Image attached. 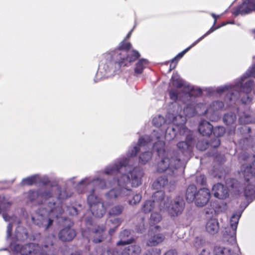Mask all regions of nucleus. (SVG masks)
<instances>
[{"label":"nucleus","mask_w":255,"mask_h":255,"mask_svg":"<svg viewBox=\"0 0 255 255\" xmlns=\"http://www.w3.org/2000/svg\"><path fill=\"white\" fill-rule=\"evenodd\" d=\"M47 210H48V223H53L54 222L57 223L63 222L66 219L62 217L64 213V210L61 203H56L55 202H49L47 204Z\"/></svg>","instance_id":"7"},{"label":"nucleus","mask_w":255,"mask_h":255,"mask_svg":"<svg viewBox=\"0 0 255 255\" xmlns=\"http://www.w3.org/2000/svg\"><path fill=\"white\" fill-rule=\"evenodd\" d=\"M152 141V138L150 135H144L140 137L137 144L128 151V155L130 157L135 156L140 150V147L145 146Z\"/></svg>","instance_id":"15"},{"label":"nucleus","mask_w":255,"mask_h":255,"mask_svg":"<svg viewBox=\"0 0 255 255\" xmlns=\"http://www.w3.org/2000/svg\"><path fill=\"white\" fill-rule=\"evenodd\" d=\"M136 230L138 232L140 233L144 232L145 230L144 224H138L136 226Z\"/></svg>","instance_id":"54"},{"label":"nucleus","mask_w":255,"mask_h":255,"mask_svg":"<svg viewBox=\"0 0 255 255\" xmlns=\"http://www.w3.org/2000/svg\"><path fill=\"white\" fill-rule=\"evenodd\" d=\"M75 236V231L72 229L70 226L61 230L58 235L59 239L63 242L71 241Z\"/></svg>","instance_id":"17"},{"label":"nucleus","mask_w":255,"mask_h":255,"mask_svg":"<svg viewBox=\"0 0 255 255\" xmlns=\"http://www.w3.org/2000/svg\"><path fill=\"white\" fill-rule=\"evenodd\" d=\"M236 119L237 117L236 114L232 112L225 114L223 117L224 123L228 126L234 124Z\"/></svg>","instance_id":"29"},{"label":"nucleus","mask_w":255,"mask_h":255,"mask_svg":"<svg viewBox=\"0 0 255 255\" xmlns=\"http://www.w3.org/2000/svg\"><path fill=\"white\" fill-rule=\"evenodd\" d=\"M38 191L40 197L43 199H48L52 196V192L51 190H47L43 191L38 190Z\"/></svg>","instance_id":"44"},{"label":"nucleus","mask_w":255,"mask_h":255,"mask_svg":"<svg viewBox=\"0 0 255 255\" xmlns=\"http://www.w3.org/2000/svg\"><path fill=\"white\" fill-rule=\"evenodd\" d=\"M131 48V43L124 39L120 43L118 47L113 51L111 63L115 70L128 67L140 57V54L137 50L129 51Z\"/></svg>","instance_id":"3"},{"label":"nucleus","mask_w":255,"mask_h":255,"mask_svg":"<svg viewBox=\"0 0 255 255\" xmlns=\"http://www.w3.org/2000/svg\"><path fill=\"white\" fill-rule=\"evenodd\" d=\"M152 154L150 152L145 151L141 154L139 157V161L141 164H145L151 158Z\"/></svg>","instance_id":"32"},{"label":"nucleus","mask_w":255,"mask_h":255,"mask_svg":"<svg viewBox=\"0 0 255 255\" xmlns=\"http://www.w3.org/2000/svg\"><path fill=\"white\" fill-rule=\"evenodd\" d=\"M189 94L190 96L199 97L202 95V91L200 89H192Z\"/></svg>","instance_id":"49"},{"label":"nucleus","mask_w":255,"mask_h":255,"mask_svg":"<svg viewBox=\"0 0 255 255\" xmlns=\"http://www.w3.org/2000/svg\"><path fill=\"white\" fill-rule=\"evenodd\" d=\"M164 201L166 203V207L163 208L162 211L167 210L168 214L172 217L180 215L185 207L184 201L180 196H177L173 201H171L169 197H165L164 193Z\"/></svg>","instance_id":"4"},{"label":"nucleus","mask_w":255,"mask_h":255,"mask_svg":"<svg viewBox=\"0 0 255 255\" xmlns=\"http://www.w3.org/2000/svg\"><path fill=\"white\" fill-rule=\"evenodd\" d=\"M211 196L210 190L206 188L199 189L197 193L195 203L197 206L203 207L208 202Z\"/></svg>","instance_id":"11"},{"label":"nucleus","mask_w":255,"mask_h":255,"mask_svg":"<svg viewBox=\"0 0 255 255\" xmlns=\"http://www.w3.org/2000/svg\"><path fill=\"white\" fill-rule=\"evenodd\" d=\"M153 125L156 127H160L165 122L163 117L161 116H157L152 119Z\"/></svg>","instance_id":"37"},{"label":"nucleus","mask_w":255,"mask_h":255,"mask_svg":"<svg viewBox=\"0 0 255 255\" xmlns=\"http://www.w3.org/2000/svg\"><path fill=\"white\" fill-rule=\"evenodd\" d=\"M172 85L177 88H181L184 85V82L178 76H172L171 78Z\"/></svg>","instance_id":"33"},{"label":"nucleus","mask_w":255,"mask_h":255,"mask_svg":"<svg viewBox=\"0 0 255 255\" xmlns=\"http://www.w3.org/2000/svg\"><path fill=\"white\" fill-rule=\"evenodd\" d=\"M92 255H113V252L108 247L98 246L96 248L95 254Z\"/></svg>","instance_id":"31"},{"label":"nucleus","mask_w":255,"mask_h":255,"mask_svg":"<svg viewBox=\"0 0 255 255\" xmlns=\"http://www.w3.org/2000/svg\"><path fill=\"white\" fill-rule=\"evenodd\" d=\"M192 138L190 136H187L185 141H179L177 143V147L178 150L177 155L180 156L182 162L183 157L189 155L192 152Z\"/></svg>","instance_id":"9"},{"label":"nucleus","mask_w":255,"mask_h":255,"mask_svg":"<svg viewBox=\"0 0 255 255\" xmlns=\"http://www.w3.org/2000/svg\"><path fill=\"white\" fill-rule=\"evenodd\" d=\"M196 147L199 150L204 151L209 147V144L206 141L201 140L198 141L196 144Z\"/></svg>","instance_id":"45"},{"label":"nucleus","mask_w":255,"mask_h":255,"mask_svg":"<svg viewBox=\"0 0 255 255\" xmlns=\"http://www.w3.org/2000/svg\"><path fill=\"white\" fill-rule=\"evenodd\" d=\"M255 11V3L252 0H245L242 4L238 6L237 9L234 12L236 16L239 14L246 15Z\"/></svg>","instance_id":"12"},{"label":"nucleus","mask_w":255,"mask_h":255,"mask_svg":"<svg viewBox=\"0 0 255 255\" xmlns=\"http://www.w3.org/2000/svg\"><path fill=\"white\" fill-rule=\"evenodd\" d=\"M227 90L228 88L227 87H219L217 89V92L218 93L221 94L226 91Z\"/></svg>","instance_id":"58"},{"label":"nucleus","mask_w":255,"mask_h":255,"mask_svg":"<svg viewBox=\"0 0 255 255\" xmlns=\"http://www.w3.org/2000/svg\"><path fill=\"white\" fill-rule=\"evenodd\" d=\"M40 197L38 190H30L28 192L27 199L31 203L35 202L36 204L40 205L42 204V201H37Z\"/></svg>","instance_id":"26"},{"label":"nucleus","mask_w":255,"mask_h":255,"mask_svg":"<svg viewBox=\"0 0 255 255\" xmlns=\"http://www.w3.org/2000/svg\"><path fill=\"white\" fill-rule=\"evenodd\" d=\"M160 211H162L163 208L166 207V203L164 201V192L162 191H157L152 195V200L146 201L142 207V210L145 213H147L151 211L155 207Z\"/></svg>","instance_id":"6"},{"label":"nucleus","mask_w":255,"mask_h":255,"mask_svg":"<svg viewBox=\"0 0 255 255\" xmlns=\"http://www.w3.org/2000/svg\"><path fill=\"white\" fill-rule=\"evenodd\" d=\"M178 63V60H176V58H173L170 61L169 66V72L171 71L175 68Z\"/></svg>","instance_id":"53"},{"label":"nucleus","mask_w":255,"mask_h":255,"mask_svg":"<svg viewBox=\"0 0 255 255\" xmlns=\"http://www.w3.org/2000/svg\"><path fill=\"white\" fill-rule=\"evenodd\" d=\"M11 203L5 200H0V214L6 212L10 207Z\"/></svg>","instance_id":"41"},{"label":"nucleus","mask_w":255,"mask_h":255,"mask_svg":"<svg viewBox=\"0 0 255 255\" xmlns=\"http://www.w3.org/2000/svg\"><path fill=\"white\" fill-rule=\"evenodd\" d=\"M161 230L160 226L156 224H149L148 234L150 237L147 242L148 246H155L164 241L165 239L164 236L159 233Z\"/></svg>","instance_id":"8"},{"label":"nucleus","mask_w":255,"mask_h":255,"mask_svg":"<svg viewBox=\"0 0 255 255\" xmlns=\"http://www.w3.org/2000/svg\"><path fill=\"white\" fill-rule=\"evenodd\" d=\"M162 220V216L160 213L157 212H153L151 213L150 221V223H158Z\"/></svg>","instance_id":"39"},{"label":"nucleus","mask_w":255,"mask_h":255,"mask_svg":"<svg viewBox=\"0 0 255 255\" xmlns=\"http://www.w3.org/2000/svg\"><path fill=\"white\" fill-rule=\"evenodd\" d=\"M237 225L238 224H225L222 231L224 237L230 238L232 241H234L236 238Z\"/></svg>","instance_id":"18"},{"label":"nucleus","mask_w":255,"mask_h":255,"mask_svg":"<svg viewBox=\"0 0 255 255\" xmlns=\"http://www.w3.org/2000/svg\"><path fill=\"white\" fill-rule=\"evenodd\" d=\"M224 107V104L222 101H216L212 102L210 106V108L208 109V111L211 109L214 111H218L222 109Z\"/></svg>","instance_id":"36"},{"label":"nucleus","mask_w":255,"mask_h":255,"mask_svg":"<svg viewBox=\"0 0 255 255\" xmlns=\"http://www.w3.org/2000/svg\"><path fill=\"white\" fill-rule=\"evenodd\" d=\"M206 231L211 235L217 233L219 231V224H206Z\"/></svg>","instance_id":"34"},{"label":"nucleus","mask_w":255,"mask_h":255,"mask_svg":"<svg viewBox=\"0 0 255 255\" xmlns=\"http://www.w3.org/2000/svg\"><path fill=\"white\" fill-rule=\"evenodd\" d=\"M183 113L186 117H192L195 114V110L192 106L188 105L184 108Z\"/></svg>","instance_id":"38"},{"label":"nucleus","mask_w":255,"mask_h":255,"mask_svg":"<svg viewBox=\"0 0 255 255\" xmlns=\"http://www.w3.org/2000/svg\"><path fill=\"white\" fill-rule=\"evenodd\" d=\"M40 247L34 243H29L21 245L16 244L14 245V250L19 253L21 255H34L39 250Z\"/></svg>","instance_id":"10"},{"label":"nucleus","mask_w":255,"mask_h":255,"mask_svg":"<svg viewBox=\"0 0 255 255\" xmlns=\"http://www.w3.org/2000/svg\"><path fill=\"white\" fill-rule=\"evenodd\" d=\"M4 212H3V213H2V217L5 222H7L9 221V219H10V217L9 216H8V215L6 213H4Z\"/></svg>","instance_id":"61"},{"label":"nucleus","mask_w":255,"mask_h":255,"mask_svg":"<svg viewBox=\"0 0 255 255\" xmlns=\"http://www.w3.org/2000/svg\"><path fill=\"white\" fill-rule=\"evenodd\" d=\"M132 30H131L128 33V34L127 35V36H126V37L124 39H126V40L127 41V39H129L130 36H131V33H132Z\"/></svg>","instance_id":"64"},{"label":"nucleus","mask_w":255,"mask_h":255,"mask_svg":"<svg viewBox=\"0 0 255 255\" xmlns=\"http://www.w3.org/2000/svg\"><path fill=\"white\" fill-rule=\"evenodd\" d=\"M220 26H217L216 27H214L212 26L205 34H204L203 36L200 37L199 38H198L196 41H195L192 44H191L190 46L186 48L185 49H184L182 52L178 53L176 56H175L174 58H176V60H179L180 58H181L192 47L194 46L196 44H197L199 41H200L201 40H202L204 37H205L206 36L213 32L215 30L217 29L218 28L220 27Z\"/></svg>","instance_id":"20"},{"label":"nucleus","mask_w":255,"mask_h":255,"mask_svg":"<svg viewBox=\"0 0 255 255\" xmlns=\"http://www.w3.org/2000/svg\"><path fill=\"white\" fill-rule=\"evenodd\" d=\"M178 94V91L175 89H171L169 92L170 98L174 102H176L177 100Z\"/></svg>","instance_id":"47"},{"label":"nucleus","mask_w":255,"mask_h":255,"mask_svg":"<svg viewBox=\"0 0 255 255\" xmlns=\"http://www.w3.org/2000/svg\"><path fill=\"white\" fill-rule=\"evenodd\" d=\"M105 231V228L99 227L97 229H94L92 232L95 235L93 237V242L95 243H99L103 242L106 238L104 234Z\"/></svg>","instance_id":"22"},{"label":"nucleus","mask_w":255,"mask_h":255,"mask_svg":"<svg viewBox=\"0 0 255 255\" xmlns=\"http://www.w3.org/2000/svg\"><path fill=\"white\" fill-rule=\"evenodd\" d=\"M199 255H211L209 250L203 249L201 253Z\"/></svg>","instance_id":"60"},{"label":"nucleus","mask_w":255,"mask_h":255,"mask_svg":"<svg viewBox=\"0 0 255 255\" xmlns=\"http://www.w3.org/2000/svg\"><path fill=\"white\" fill-rule=\"evenodd\" d=\"M141 252V248L138 245H131L126 247L123 251V255H138Z\"/></svg>","instance_id":"23"},{"label":"nucleus","mask_w":255,"mask_h":255,"mask_svg":"<svg viewBox=\"0 0 255 255\" xmlns=\"http://www.w3.org/2000/svg\"><path fill=\"white\" fill-rule=\"evenodd\" d=\"M124 209L122 205H117L112 208L109 211V215L111 216H118L120 215Z\"/></svg>","instance_id":"35"},{"label":"nucleus","mask_w":255,"mask_h":255,"mask_svg":"<svg viewBox=\"0 0 255 255\" xmlns=\"http://www.w3.org/2000/svg\"><path fill=\"white\" fill-rule=\"evenodd\" d=\"M213 207L215 209H210L209 211H206V218L207 219H210V221H209L207 223H219L218 221L214 218H213V213L215 212H222L225 211L227 208V204L226 203H222L221 204L215 202L213 204Z\"/></svg>","instance_id":"13"},{"label":"nucleus","mask_w":255,"mask_h":255,"mask_svg":"<svg viewBox=\"0 0 255 255\" xmlns=\"http://www.w3.org/2000/svg\"><path fill=\"white\" fill-rule=\"evenodd\" d=\"M177 253L175 250H170L166 252L164 255H177Z\"/></svg>","instance_id":"57"},{"label":"nucleus","mask_w":255,"mask_h":255,"mask_svg":"<svg viewBox=\"0 0 255 255\" xmlns=\"http://www.w3.org/2000/svg\"><path fill=\"white\" fill-rule=\"evenodd\" d=\"M160 250L157 248H151L146 251L143 255H160Z\"/></svg>","instance_id":"46"},{"label":"nucleus","mask_w":255,"mask_h":255,"mask_svg":"<svg viewBox=\"0 0 255 255\" xmlns=\"http://www.w3.org/2000/svg\"><path fill=\"white\" fill-rule=\"evenodd\" d=\"M212 192L215 197L221 200H224L229 196L228 187L221 183H217L213 186Z\"/></svg>","instance_id":"14"},{"label":"nucleus","mask_w":255,"mask_h":255,"mask_svg":"<svg viewBox=\"0 0 255 255\" xmlns=\"http://www.w3.org/2000/svg\"><path fill=\"white\" fill-rule=\"evenodd\" d=\"M148 64V61L144 59H140L135 64L134 71L135 73L140 74L143 72V69Z\"/></svg>","instance_id":"28"},{"label":"nucleus","mask_w":255,"mask_h":255,"mask_svg":"<svg viewBox=\"0 0 255 255\" xmlns=\"http://www.w3.org/2000/svg\"><path fill=\"white\" fill-rule=\"evenodd\" d=\"M254 84V82L252 80H249L245 83L243 86L244 92L249 93L251 92L252 87Z\"/></svg>","instance_id":"42"},{"label":"nucleus","mask_w":255,"mask_h":255,"mask_svg":"<svg viewBox=\"0 0 255 255\" xmlns=\"http://www.w3.org/2000/svg\"><path fill=\"white\" fill-rule=\"evenodd\" d=\"M130 234V230L128 229H125L121 232L119 235L120 241L117 243V246L125 245L131 243L132 240L131 239H128Z\"/></svg>","instance_id":"21"},{"label":"nucleus","mask_w":255,"mask_h":255,"mask_svg":"<svg viewBox=\"0 0 255 255\" xmlns=\"http://www.w3.org/2000/svg\"><path fill=\"white\" fill-rule=\"evenodd\" d=\"M206 182V178L204 175H201L196 178V182L197 184L204 185Z\"/></svg>","instance_id":"51"},{"label":"nucleus","mask_w":255,"mask_h":255,"mask_svg":"<svg viewBox=\"0 0 255 255\" xmlns=\"http://www.w3.org/2000/svg\"><path fill=\"white\" fill-rule=\"evenodd\" d=\"M128 164V160L123 158L115 163L112 166H109L105 170V173L108 175H120L117 179L118 189L110 190L106 196L110 198H116L119 196H129L131 191L128 189V184L131 187H136L141 184V178L143 175L142 170L139 168L135 167L128 174H126L127 168Z\"/></svg>","instance_id":"1"},{"label":"nucleus","mask_w":255,"mask_h":255,"mask_svg":"<svg viewBox=\"0 0 255 255\" xmlns=\"http://www.w3.org/2000/svg\"><path fill=\"white\" fill-rule=\"evenodd\" d=\"M213 128L209 122L202 120L198 126V131L203 136H209L212 133Z\"/></svg>","instance_id":"19"},{"label":"nucleus","mask_w":255,"mask_h":255,"mask_svg":"<svg viewBox=\"0 0 255 255\" xmlns=\"http://www.w3.org/2000/svg\"><path fill=\"white\" fill-rule=\"evenodd\" d=\"M168 183V179L166 176H160L158 177L153 183L152 186L155 189H159L164 187Z\"/></svg>","instance_id":"25"},{"label":"nucleus","mask_w":255,"mask_h":255,"mask_svg":"<svg viewBox=\"0 0 255 255\" xmlns=\"http://www.w3.org/2000/svg\"><path fill=\"white\" fill-rule=\"evenodd\" d=\"M22 182L23 184L25 185H32L36 182V177L33 175L27 177L23 179Z\"/></svg>","instance_id":"43"},{"label":"nucleus","mask_w":255,"mask_h":255,"mask_svg":"<svg viewBox=\"0 0 255 255\" xmlns=\"http://www.w3.org/2000/svg\"><path fill=\"white\" fill-rule=\"evenodd\" d=\"M153 149L156 151L161 160L157 163V171L162 173L168 171L171 176L174 175V170H176L183 164L177 151H172L170 155L166 148L165 143L163 141L158 140L153 145Z\"/></svg>","instance_id":"2"},{"label":"nucleus","mask_w":255,"mask_h":255,"mask_svg":"<svg viewBox=\"0 0 255 255\" xmlns=\"http://www.w3.org/2000/svg\"><path fill=\"white\" fill-rule=\"evenodd\" d=\"M197 187L194 184H190L187 188L186 192V199L188 202H192L196 198Z\"/></svg>","instance_id":"24"},{"label":"nucleus","mask_w":255,"mask_h":255,"mask_svg":"<svg viewBox=\"0 0 255 255\" xmlns=\"http://www.w3.org/2000/svg\"><path fill=\"white\" fill-rule=\"evenodd\" d=\"M211 16L214 18V24H215L217 20V18L219 17V16H217L215 13H213L211 14Z\"/></svg>","instance_id":"63"},{"label":"nucleus","mask_w":255,"mask_h":255,"mask_svg":"<svg viewBox=\"0 0 255 255\" xmlns=\"http://www.w3.org/2000/svg\"><path fill=\"white\" fill-rule=\"evenodd\" d=\"M255 195V186L248 183L244 190V196L247 200L252 199Z\"/></svg>","instance_id":"27"},{"label":"nucleus","mask_w":255,"mask_h":255,"mask_svg":"<svg viewBox=\"0 0 255 255\" xmlns=\"http://www.w3.org/2000/svg\"><path fill=\"white\" fill-rule=\"evenodd\" d=\"M34 255H48L46 252L43 251L40 247L39 250L35 253Z\"/></svg>","instance_id":"59"},{"label":"nucleus","mask_w":255,"mask_h":255,"mask_svg":"<svg viewBox=\"0 0 255 255\" xmlns=\"http://www.w3.org/2000/svg\"><path fill=\"white\" fill-rule=\"evenodd\" d=\"M225 132V128L223 127H217L213 128L212 133L217 137L223 136Z\"/></svg>","instance_id":"40"},{"label":"nucleus","mask_w":255,"mask_h":255,"mask_svg":"<svg viewBox=\"0 0 255 255\" xmlns=\"http://www.w3.org/2000/svg\"><path fill=\"white\" fill-rule=\"evenodd\" d=\"M241 216V214H234L231 218L230 223H238Z\"/></svg>","instance_id":"52"},{"label":"nucleus","mask_w":255,"mask_h":255,"mask_svg":"<svg viewBox=\"0 0 255 255\" xmlns=\"http://www.w3.org/2000/svg\"><path fill=\"white\" fill-rule=\"evenodd\" d=\"M117 228H118V226H116L112 229H110L109 231V234L111 236H112L114 234V233L116 232V231L117 230Z\"/></svg>","instance_id":"62"},{"label":"nucleus","mask_w":255,"mask_h":255,"mask_svg":"<svg viewBox=\"0 0 255 255\" xmlns=\"http://www.w3.org/2000/svg\"><path fill=\"white\" fill-rule=\"evenodd\" d=\"M241 171L245 180L247 182L250 179L255 178V160L250 164H244L242 165Z\"/></svg>","instance_id":"16"},{"label":"nucleus","mask_w":255,"mask_h":255,"mask_svg":"<svg viewBox=\"0 0 255 255\" xmlns=\"http://www.w3.org/2000/svg\"><path fill=\"white\" fill-rule=\"evenodd\" d=\"M233 252L228 248L215 246L214 249V255H232Z\"/></svg>","instance_id":"30"},{"label":"nucleus","mask_w":255,"mask_h":255,"mask_svg":"<svg viewBox=\"0 0 255 255\" xmlns=\"http://www.w3.org/2000/svg\"><path fill=\"white\" fill-rule=\"evenodd\" d=\"M12 228V224H8L7 227V238H9L11 236Z\"/></svg>","instance_id":"56"},{"label":"nucleus","mask_w":255,"mask_h":255,"mask_svg":"<svg viewBox=\"0 0 255 255\" xmlns=\"http://www.w3.org/2000/svg\"><path fill=\"white\" fill-rule=\"evenodd\" d=\"M141 199V195L139 194H136L133 196L132 200H129L128 201L129 204L130 205L136 204L140 202Z\"/></svg>","instance_id":"48"},{"label":"nucleus","mask_w":255,"mask_h":255,"mask_svg":"<svg viewBox=\"0 0 255 255\" xmlns=\"http://www.w3.org/2000/svg\"><path fill=\"white\" fill-rule=\"evenodd\" d=\"M170 129H172V131H173V133H172V135L171 136V138H174L175 136V135H176V130L174 128H170L169 127H168L167 129H166V133H165V137L166 138H167V132L168 131H170Z\"/></svg>","instance_id":"55"},{"label":"nucleus","mask_w":255,"mask_h":255,"mask_svg":"<svg viewBox=\"0 0 255 255\" xmlns=\"http://www.w3.org/2000/svg\"><path fill=\"white\" fill-rule=\"evenodd\" d=\"M208 144L212 147L217 148L220 145V140L218 138H214L211 139Z\"/></svg>","instance_id":"50"},{"label":"nucleus","mask_w":255,"mask_h":255,"mask_svg":"<svg viewBox=\"0 0 255 255\" xmlns=\"http://www.w3.org/2000/svg\"><path fill=\"white\" fill-rule=\"evenodd\" d=\"M95 189L87 197V202L92 214L97 218H101L106 213V208L102 199L94 194Z\"/></svg>","instance_id":"5"}]
</instances>
